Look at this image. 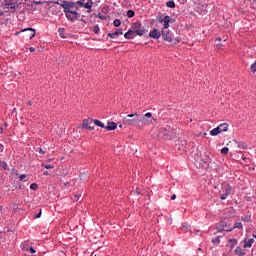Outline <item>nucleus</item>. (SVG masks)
Segmentation results:
<instances>
[{
  "label": "nucleus",
  "instance_id": "obj_29",
  "mask_svg": "<svg viewBox=\"0 0 256 256\" xmlns=\"http://www.w3.org/2000/svg\"><path fill=\"white\" fill-rule=\"evenodd\" d=\"M113 25L114 27H121V20L119 19L114 20Z\"/></svg>",
  "mask_w": 256,
  "mask_h": 256
},
{
  "label": "nucleus",
  "instance_id": "obj_46",
  "mask_svg": "<svg viewBox=\"0 0 256 256\" xmlns=\"http://www.w3.org/2000/svg\"><path fill=\"white\" fill-rule=\"evenodd\" d=\"M27 105H29V106L33 105V101L29 100V101L27 102Z\"/></svg>",
  "mask_w": 256,
  "mask_h": 256
},
{
  "label": "nucleus",
  "instance_id": "obj_19",
  "mask_svg": "<svg viewBox=\"0 0 256 256\" xmlns=\"http://www.w3.org/2000/svg\"><path fill=\"white\" fill-rule=\"evenodd\" d=\"M92 123H94V125H96V127H101L102 129H105V124H103V122L95 119V120H92Z\"/></svg>",
  "mask_w": 256,
  "mask_h": 256
},
{
  "label": "nucleus",
  "instance_id": "obj_4",
  "mask_svg": "<svg viewBox=\"0 0 256 256\" xmlns=\"http://www.w3.org/2000/svg\"><path fill=\"white\" fill-rule=\"evenodd\" d=\"M227 131H229V124L223 123V124H220L218 127L212 129L210 131V135L212 137H215V136L219 135V133H225Z\"/></svg>",
  "mask_w": 256,
  "mask_h": 256
},
{
  "label": "nucleus",
  "instance_id": "obj_45",
  "mask_svg": "<svg viewBox=\"0 0 256 256\" xmlns=\"http://www.w3.org/2000/svg\"><path fill=\"white\" fill-rule=\"evenodd\" d=\"M174 41H176V43H181V40L179 38H175Z\"/></svg>",
  "mask_w": 256,
  "mask_h": 256
},
{
  "label": "nucleus",
  "instance_id": "obj_8",
  "mask_svg": "<svg viewBox=\"0 0 256 256\" xmlns=\"http://www.w3.org/2000/svg\"><path fill=\"white\" fill-rule=\"evenodd\" d=\"M162 37L164 41H167L168 43H173V36L171 34V31L162 29Z\"/></svg>",
  "mask_w": 256,
  "mask_h": 256
},
{
  "label": "nucleus",
  "instance_id": "obj_3",
  "mask_svg": "<svg viewBox=\"0 0 256 256\" xmlns=\"http://www.w3.org/2000/svg\"><path fill=\"white\" fill-rule=\"evenodd\" d=\"M71 3L75 7L76 11H79V9L81 8L87 9L88 13H91L93 11V1L91 0H79Z\"/></svg>",
  "mask_w": 256,
  "mask_h": 256
},
{
  "label": "nucleus",
  "instance_id": "obj_40",
  "mask_svg": "<svg viewBox=\"0 0 256 256\" xmlns=\"http://www.w3.org/2000/svg\"><path fill=\"white\" fill-rule=\"evenodd\" d=\"M28 251H29L32 255H34V253H37V251L34 250L33 247L28 248Z\"/></svg>",
  "mask_w": 256,
  "mask_h": 256
},
{
  "label": "nucleus",
  "instance_id": "obj_47",
  "mask_svg": "<svg viewBox=\"0 0 256 256\" xmlns=\"http://www.w3.org/2000/svg\"><path fill=\"white\" fill-rule=\"evenodd\" d=\"M41 217V211L36 215V219H39Z\"/></svg>",
  "mask_w": 256,
  "mask_h": 256
},
{
  "label": "nucleus",
  "instance_id": "obj_41",
  "mask_svg": "<svg viewBox=\"0 0 256 256\" xmlns=\"http://www.w3.org/2000/svg\"><path fill=\"white\" fill-rule=\"evenodd\" d=\"M38 153H40V155H45V151H43V148H38Z\"/></svg>",
  "mask_w": 256,
  "mask_h": 256
},
{
  "label": "nucleus",
  "instance_id": "obj_1",
  "mask_svg": "<svg viewBox=\"0 0 256 256\" xmlns=\"http://www.w3.org/2000/svg\"><path fill=\"white\" fill-rule=\"evenodd\" d=\"M61 7L63 9V12L65 13V17L66 19H68V21H77V19H79V17H81V15H79L77 13V9H75V7L72 5V2H67L64 1L61 4Z\"/></svg>",
  "mask_w": 256,
  "mask_h": 256
},
{
  "label": "nucleus",
  "instance_id": "obj_21",
  "mask_svg": "<svg viewBox=\"0 0 256 256\" xmlns=\"http://www.w3.org/2000/svg\"><path fill=\"white\" fill-rule=\"evenodd\" d=\"M58 33L62 39H67V34L65 33V28H59Z\"/></svg>",
  "mask_w": 256,
  "mask_h": 256
},
{
  "label": "nucleus",
  "instance_id": "obj_16",
  "mask_svg": "<svg viewBox=\"0 0 256 256\" xmlns=\"http://www.w3.org/2000/svg\"><path fill=\"white\" fill-rule=\"evenodd\" d=\"M107 131H115V129H117V123L115 122H108L107 126H105V128Z\"/></svg>",
  "mask_w": 256,
  "mask_h": 256
},
{
  "label": "nucleus",
  "instance_id": "obj_6",
  "mask_svg": "<svg viewBox=\"0 0 256 256\" xmlns=\"http://www.w3.org/2000/svg\"><path fill=\"white\" fill-rule=\"evenodd\" d=\"M231 195V186L229 184H225L222 187V191H220V199L221 201H225Z\"/></svg>",
  "mask_w": 256,
  "mask_h": 256
},
{
  "label": "nucleus",
  "instance_id": "obj_20",
  "mask_svg": "<svg viewBox=\"0 0 256 256\" xmlns=\"http://www.w3.org/2000/svg\"><path fill=\"white\" fill-rule=\"evenodd\" d=\"M228 247H230V249H233V247H235L237 245V239H230L227 243Z\"/></svg>",
  "mask_w": 256,
  "mask_h": 256
},
{
  "label": "nucleus",
  "instance_id": "obj_7",
  "mask_svg": "<svg viewBox=\"0 0 256 256\" xmlns=\"http://www.w3.org/2000/svg\"><path fill=\"white\" fill-rule=\"evenodd\" d=\"M2 5L7 9H17V1L15 0H4Z\"/></svg>",
  "mask_w": 256,
  "mask_h": 256
},
{
  "label": "nucleus",
  "instance_id": "obj_15",
  "mask_svg": "<svg viewBox=\"0 0 256 256\" xmlns=\"http://www.w3.org/2000/svg\"><path fill=\"white\" fill-rule=\"evenodd\" d=\"M124 37L125 39H135V37H137V34L131 28L124 34Z\"/></svg>",
  "mask_w": 256,
  "mask_h": 256
},
{
  "label": "nucleus",
  "instance_id": "obj_23",
  "mask_svg": "<svg viewBox=\"0 0 256 256\" xmlns=\"http://www.w3.org/2000/svg\"><path fill=\"white\" fill-rule=\"evenodd\" d=\"M144 117H146L147 119H150V120H147V124L150 125V123H152V119H153V114L151 112H147Z\"/></svg>",
  "mask_w": 256,
  "mask_h": 256
},
{
  "label": "nucleus",
  "instance_id": "obj_10",
  "mask_svg": "<svg viewBox=\"0 0 256 256\" xmlns=\"http://www.w3.org/2000/svg\"><path fill=\"white\" fill-rule=\"evenodd\" d=\"M160 135H163L166 139H173L171 130H169L167 128H160Z\"/></svg>",
  "mask_w": 256,
  "mask_h": 256
},
{
  "label": "nucleus",
  "instance_id": "obj_37",
  "mask_svg": "<svg viewBox=\"0 0 256 256\" xmlns=\"http://www.w3.org/2000/svg\"><path fill=\"white\" fill-rule=\"evenodd\" d=\"M133 194L134 195H141V189L136 188L135 190H133Z\"/></svg>",
  "mask_w": 256,
  "mask_h": 256
},
{
  "label": "nucleus",
  "instance_id": "obj_52",
  "mask_svg": "<svg viewBox=\"0 0 256 256\" xmlns=\"http://www.w3.org/2000/svg\"><path fill=\"white\" fill-rule=\"evenodd\" d=\"M3 211V206H0V212H2Z\"/></svg>",
  "mask_w": 256,
  "mask_h": 256
},
{
  "label": "nucleus",
  "instance_id": "obj_17",
  "mask_svg": "<svg viewBox=\"0 0 256 256\" xmlns=\"http://www.w3.org/2000/svg\"><path fill=\"white\" fill-rule=\"evenodd\" d=\"M171 21H175V20L171 19V16H168V15L164 16V29H169L170 27L169 24L171 23Z\"/></svg>",
  "mask_w": 256,
  "mask_h": 256
},
{
  "label": "nucleus",
  "instance_id": "obj_44",
  "mask_svg": "<svg viewBox=\"0 0 256 256\" xmlns=\"http://www.w3.org/2000/svg\"><path fill=\"white\" fill-rule=\"evenodd\" d=\"M175 199H177V195L173 194V195L171 196V200H172V201H175Z\"/></svg>",
  "mask_w": 256,
  "mask_h": 256
},
{
  "label": "nucleus",
  "instance_id": "obj_11",
  "mask_svg": "<svg viewBox=\"0 0 256 256\" xmlns=\"http://www.w3.org/2000/svg\"><path fill=\"white\" fill-rule=\"evenodd\" d=\"M162 32L159 31L158 29H153L152 31L149 32V37L152 39H161Z\"/></svg>",
  "mask_w": 256,
  "mask_h": 256
},
{
  "label": "nucleus",
  "instance_id": "obj_9",
  "mask_svg": "<svg viewBox=\"0 0 256 256\" xmlns=\"http://www.w3.org/2000/svg\"><path fill=\"white\" fill-rule=\"evenodd\" d=\"M22 33H26V37H28V39H33L36 35L35 29L33 28H26L22 30Z\"/></svg>",
  "mask_w": 256,
  "mask_h": 256
},
{
  "label": "nucleus",
  "instance_id": "obj_43",
  "mask_svg": "<svg viewBox=\"0 0 256 256\" xmlns=\"http://www.w3.org/2000/svg\"><path fill=\"white\" fill-rule=\"evenodd\" d=\"M25 174H22V175H20V177H19V179H20V181H23V179H25Z\"/></svg>",
  "mask_w": 256,
  "mask_h": 256
},
{
  "label": "nucleus",
  "instance_id": "obj_50",
  "mask_svg": "<svg viewBox=\"0 0 256 256\" xmlns=\"http://www.w3.org/2000/svg\"><path fill=\"white\" fill-rule=\"evenodd\" d=\"M5 15V12H0V17H3Z\"/></svg>",
  "mask_w": 256,
  "mask_h": 256
},
{
  "label": "nucleus",
  "instance_id": "obj_14",
  "mask_svg": "<svg viewBox=\"0 0 256 256\" xmlns=\"http://www.w3.org/2000/svg\"><path fill=\"white\" fill-rule=\"evenodd\" d=\"M91 123H93V119L83 120L84 129H88L89 131H93V129H95V127L91 126Z\"/></svg>",
  "mask_w": 256,
  "mask_h": 256
},
{
  "label": "nucleus",
  "instance_id": "obj_51",
  "mask_svg": "<svg viewBox=\"0 0 256 256\" xmlns=\"http://www.w3.org/2000/svg\"><path fill=\"white\" fill-rule=\"evenodd\" d=\"M216 41H221V37L216 38Z\"/></svg>",
  "mask_w": 256,
  "mask_h": 256
},
{
  "label": "nucleus",
  "instance_id": "obj_5",
  "mask_svg": "<svg viewBox=\"0 0 256 256\" xmlns=\"http://www.w3.org/2000/svg\"><path fill=\"white\" fill-rule=\"evenodd\" d=\"M131 29L139 37H143V35H145V26H143V24H141V22L133 23Z\"/></svg>",
  "mask_w": 256,
  "mask_h": 256
},
{
  "label": "nucleus",
  "instance_id": "obj_38",
  "mask_svg": "<svg viewBox=\"0 0 256 256\" xmlns=\"http://www.w3.org/2000/svg\"><path fill=\"white\" fill-rule=\"evenodd\" d=\"M157 20L159 21V23H164L165 18H163V16H158Z\"/></svg>",
  "mask_w": 256,
  "mask_h": 256
},
{
  "label": "nucleus",
  "instance_id": "obj_2",
  "mask_svg": "<svg viewBox=\"0 0 256 256\" xmlns=\"http://www.w3.org/2000/svg\"><path fill=\"white\" fill-rule=\"evenodd\" d=\"M143 123H145V118L138 113L128 114L124 118V124L129 127H141Z\"/></svg>",
  "mask_w": 256,
  "mask_h": 256
},
{
  "label": "nucleus",
  "instance_id": "obj_36",
  "mask_svg": "<svg viewBox=\"0 0 256 256\" xmlns=\"http://www.w3.org/2000/svg\"><path fill=\"white\" fill-rule=\"evenodd\" d=\"M99 31H101V28H99V25L94 26L93 32L97 34L99 33Z\"/></svg>",
  "mask_w": 256,
  "mask_h": 256
},
{
  "label": "nucleus",
  "instance_id": "obj_39",
  "mask_svg": "<svg viewBox=\"0 0 256 256\" xmlns=\"http://www.w3.org/2000/svg\"><path fill=\"white\" fill-rule=\"evenodd\" d=\"M212 243H221V238L216 237L215 239L212 240Z\"/></svg>",
  "mask_w": 256,
  "mask_h": 256
},
{
  "label": "nucleus",
  "instance_id": "obj_34",
  "mask_svg": "<svg viewBox=\"0 0 256 256\" xmlns=\"http://www.w3.org/2000/svg\"><path fill=\"white\" fill-rule=\"evenodd\" d=\"M38 185L37 184H35V183H32L31 185H30V189H32V191H37V189H38Z\"/></svg>",
  "mask_w": 256,
  "mask_h": 256
},
{
  "label": "nucleus",
  "instance_id": "obj_48",
  "mask_svg": "<svg viewBox=\"0 0 256 256\" xmlns=\"http://www.w3.org/2000/svg\"><path fill=\"white\" fill-rule=\"evenodd\" d=\"M183 229H191V226H183Z\"/></svg>",
  "mask_w": 256,
  "mask_h": 256
},
{
  "label": "nucleus",
  "instance_id": "obj_33",
  "mask_svg": "<svg viewBox=\"0 0 256 256\" xmlns=\"http://www.w3.org/2000/svg\"><path fill=\"white\" fill-rule=\"evenodd\" d=\"M251 72L256 73V61L250 66Z\"/></svg>",
  "mask_w": 256,
  "mask_h": 256
},
{
  "label": "nucleus",
  "instance_id": "obj_27",
  "mask_svg": "<svg viewBox=\"0 0 256 256\" xmlns=\"http://www.w3.org/2000/svg\"><path fill=\"white\" fill-rule=\"evenodd\" d=\"M238 148L245 150V149H247V144H245L244 142H240V143H238Z\"/></svg>",
  "mask_w": 256,
  "mask_h": 256
},
{
  "label": "nucleus",
  "instance_id": "obj_32",
  "mask_svg": "<svg viewBox=\"0 0 256 256\" xmlns=\"http://www.w3.org/2000/svg\"><path fill=\"white\" fill-rule=\"evenodd\" d=\"M31 247L29 245H27V243H23L22 245V251H29Z\"/></svg>",
  "mask_w": 256,
  "mask_h": 256
},
{
  "label": "nucleus",
  "instance_id": "obj_28",
  "mask_svg": "<svg viewBox=\"0 0 256 256\" xmlns=\"http://www.w3.org/2000/svg\"><path fill=\"white\" fill-rule=\"evenodd\" d=\"M0 167H2V169H4V171H7V162H3V161H0Z\"/></svg>",
  "mask_w": 256,
  "mask_h": 256
},
{
  "label": "nucleus",
  "instance_id": "obj_12",
  "mask_svg": "<svg viewBox=\"0 0 256 256\" xmlns=\"http://www.w3.org/2000/svg\"><path fill=\"white\" fill-rule=\"evenodd\" d=\"M253 243H255V239L245 238L243 248L244 249H248V248L251 249V247H253Z\"/></svg>",
  "mask_w": 256,
  "mask_h": 256
},
{
  "label": "nucleus",
  "instance_id": "obj_53",
  "mask_svg": "<svg viewBox=\"0 0 256 256\" xmlns=\"http://www.w3.org/2000/svg\"><path fill=\"white\" fill-rule=\"evenodd\" d=\"M0 149H3V144H0Z\"/></svg>",
  "mask_w": 256,
  "mask_h": 256
},
{
  "label": "nucleus",
  "instance_id": "obj_55",
  "mask_svg": "<svg viewBox=\"0 0 256 256\" xmlns=\"http://www.w3.org/2000/svg\"><path fill=\"white\" fill-rule=\"evenodd\" d=\"M119 127L121 128V127H123V125H120Z\"/></svg>",
  "mask_w": 256,
  "mask_h": 256
},
{
  "label": "nucleus",
  "instance_id": "obj_31",
  "mask_svg": "<svg viewBox=\"0 0 256 256\" xmlns=\"http://www.w3.org/2000/svg\"><path fill=\"white\" fill-rule=\"evenodd\" d=\"M81 193H76L73 197V201H79V199H81Z\"/></svg>",
  "mask_w": 256,
  "mask_h": 256
},
{
  "label": "nucleus",
  "instance_id": "obj_18",
  "mask_svg": "<svg viewBox=\"0 0 256 256\" xmlns=\"http://www.w3.org/2000/svg\"><path fill=\"white\" fill-rule=\"evenodd\" d=\"M235 253H236L238 256H245V251H243V248H241V246L236 247Z\"/></svg>",
  "mask_w": 256,
  "mask_h": 256
},
{
  "label": "nucleus",
  "instance_id": "obj_22",
  "mask_svg": "<svg viewBox=\"0 0 256 256\" xmlns=\"http://www.w3.org/2000/svg\"><path fill=\"white\" fill-rule=\"evenodd\" d=\"M233 229H243V223H241V222H235L233 228L230 229V230H228V231H233Z\"/></svg>",
  "mask_w": 256,
  "mask_h": 256
},
{
  "label": "nucleus",
  "instance_id": "obj_54",
  "mask_svg": "<svg viewBox=\"0 0 256 256\" xmlns=\"http://www.w3.org/2000/svg\"><path fill=\"white\" fill-rule=\"evenodd\" d=\"M253 237L256 239V235H253Z\"/></svg>",
  "mask_w": 256,
  "mask_h": 256
},
{
  "label": "nucleus",
  "instance_id": "obj_24",
  "mask_svg": "<svg viewBox=\"0 0 256 256\" xmlns=\"http://www.w3.org/2000/svg\"><path fill=\"white\" fill-rule=\"evenodd\" d=\"M241 221H244L245 223H251V215L241 216Z\"/></svg>",
  "mask_w": 256,
  "mask_h": 256
},
{
  "label": "nucleus",
  "instance_id": "obj_42",
  "mask_svg": "<svg viewBox=\"0 0 256 256\" xmlns=\"http://www.w3.org/2000/svg\"><path fill=\"white\" fill-rule=\"evenodd\" d=\"M29 51H30V53H35L36 49H35V47H30Z\"/></svg>",
  "mask_w": 256,
  "mask_h": 256
},
{
  "label": "nucleus",
  "instance_id": "obj_26",
  "mask_svg": "<svg viewBox=\"0 0 256 256\" xmlns=\"http://www.w3.org/2000/svg\"><path fill=\"white\" fill-rule=\"evenodd\" d=\"M127 17H129V19L135 17V11H133V10H128V11H127Z\"/></svg>",
  "mask_w": 256,
  "mask_h": 256
},
{
  "label": "nucleus",
  "instance_id": "obj_25",
  "mask_svg": "<svg viewBox=\"0 0 256 256\" xmlns=\"http://www.w3.org/2000/svg\"><path fill=\"white\" fill-rule=\"evenodd\" d=\"M166 6L169 7V9H175V2L170 0L166 3Z\"/></svg>",
  "mask_w": 256,
  "mask_h": 256
},
{
  "label": "nucleus",
  "instance_id": "obj_49",
  "mask_svg": "<svg viewBox=\"0 0 256 256\" xmlns=\"http://www.w3.org/2000/svg\"><path fill=\"white\" fill-rule=\"evenodd\" d=\"M43 175H45V176L49 175V171H45V172L43 173Z\"/></svg>",
  "mask_w": 256,
  "mask_h": 256
},
{
  "label": "nucleus",
  "instance_id": "obj_13",
  "mask_svg": "<svg viewBox=\"0 0 256 256\" xmlns=\"http://www.w3.org/2000/svg\"><path fill=\"white\" fill-rule=\"evenodd\" d=\"M119 35H123V29H121V28L116 29V31L113 33L107 34V36L110 37V39H117V37H119Z\"/></svg>",
  "mask_w": 256,
  "mask_h": 256
},
{
  "label": "nucleus",
  "instance_id": "obj_35",
  "mask_svg": "<svg viewBox=\"0 0 256 256\" xmlns=\"http://www.w3.org/2000/svg\"><path fill=\"white\" fill-rule=\"evenodd\" d=\"M45 169H55V166L49 164H42Z\"/></svg>",
  "mask_w": 256,
  "mask_h": 256
},
{
  "label": "nucleus",
  "instance_id": "obj_30",
  "mask_svg": "<svg viewBox=\"0 0 256 256\" xmlns=\"http://www.w3.org/2000/svg\"><path fill=\"white\" fill-rule=\"evenodd\" d=\"M227 153H229V148L228 147H224L221 149V154L222 155H227Z\"/></svg>",
  "mask_w": 256,
  "mask_h": 256
}]
</instances>
